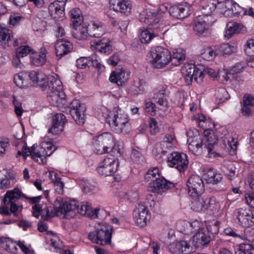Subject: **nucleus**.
I'll return each instance as SVG.
<instances>
[{"mask_svg":"<svg viewBox=\"0 0 254 254\" xmlns=\"http://www.w3.org/2000/svg\"><path fill=\"white\" fill-rule=\"evenodd\" d=\"M23 197L29 200L31 203H37L40 201L41 196L29 197L25 196L17 188L7 191L3 200V205L0 206V214L10 216L12 214L17 216L22 209V206L18 203V199Z\"/></svg>","mask_w":254,"mask_h":254,"instance_id":"f257e3e1","label":"nucleus"},{"mask_svg":"<svg viewBox=\"0 0 254 254\" xmlns=\"http://www.w3.org/2000/svg\"><path fill=\"white\" fill-rule=\"evenodd\" d=\"M55 206L57 215L62 218L69 219L73 217L76 211L82 215H87L90 211V206L86 204H82L79 206L75 200L63 201L61 197L57 198Z\"/></svg>","mask_w":254,"mask_h":254,"instance_id":"f03ea898","label":"nucleus"},{"mask_svg":"<svg viewBox=\"0 0 254 254\" xmlns=\"http://www.w3.org/2000/svg\"><path fill=\"white\" fill-rule=\"evenodd\" d=\"M111 134L109 132H104L93 138L92 142L94 152L98 154L108 153L110 151Z\"/></svg>","mask_w":254,"mask_h":254,"instance_id":"7ed1b4c3","label":"nucleus"},{"mask_svg":"<svg viewBox=\"0 0 254 254\" xmlns=\"http://www.w3.org/2000/svg\"><path fill=\"white\" fill-rule=\"evenodd\" d=\"M89 239L97 244L104 245L110 244L111 238V228L104 229L101 228L93 232L88 235Z\"/></svg>","mask_w":254,"mask_h":254,"instance_id":"20e7f679","label":"nucleus"},{"mask_svg":"<svg viewBox=\"0 0 254 254\" xmlns=\"http://www.w3.org/2000/svg\"><path fill=\"white\" fill-rule=\"evenodd\" d=\"M69 113L73 120L79 125H82L85 122V108L81 105L79 100H73L69 105Z\"/></svg>","mask_w":254,"mask_h":254,"instance_id":"39448f33","label":"nucleus"},{"mask_svg":"<svg viewBox=\"0 0 254 254\" xmlns=\"http://www.w3.org/2000/svg\"><path fill=\"white\" fill-rule=\"evenodd\" d=\"M68 0H56L49 5V11L55 18L63 19L64 17V9L66 2Z\"/></svg>","mask_w":254,"mask_h":254,"instance_id":"423d86ee","label":"nucleus"},{"mask_svg":"<svg viewBox=\"0 0 254 254\" xmlns=\"http://www.w3.org/2000/svg\"><path fill=\"white\" fill-rule=\"evenodd\" d=\"M90 44L93 50H97L107 55L111 53V41L109 38L104 37L98 42L92 41Z\"/></svg>","mask_w":254,"mask_h":254,"instance_id":"0eeeda50","label":"nucleus"},{"mask_svg":"<svg viewBox=\"0 0 254 254\" xmlns=\"http://www.w3.org/2000/svg\"><path fill=\"white\" fill-rule=\"evenodd\" d=\"M65 122V117L63 114H57L53 118L52 127L49 132L53 134L60 133L64 130V125Z\"/></svg>","mask_w":254,"mask_h":254,"instance_id":"6e6552de","label":"nucleus"},{"mask_svg":"<svg viewBox=\"0 0 254 254\" xmlns=\"http://www.w3.org/2000/svg\"><path fill=\"white\" fill-rule=\"evenodd\" d=\"M47 50L44 46L41 47L39 53H31L30 63L35 66H39L44 64L47 61Z\"/></svg>","mask_w":254,"mask_h":254,"instance_id":"1a4fd4ad","label":"nucleus"},{"mask_svg":"<svg viewBox=\"0 0 254 254\" xmlns=\"http://www.w3.org/2000/svg\"><path fill=\"white\" fill-rule=\"evenodd\" d=\"M55 50L57 57L59 59L69 53L72 48V44L68 41L62 40L58 41L55 44Z\"/></svg>","mask_w":254,"mask_h":254,"instance_id":"9d476101","label":"nucleus"},{"mask_svg":"<svg viewBox=\"0 0 254 254\" xmlns=\"http://www.w3.org/2000/svg\"><path fill=\"white\" fill-rule=\"evenodd\" d=\"M89 36L99 38L104 33V27L100 22L91 21L87 26Z\"/></svg>","mask_w":254,"mask_h":254,"instance_id":"9b49d317","label":"nucleus"},{"mask_svg":"<svg viewBox=\"0 0 254 254\" xmlns=\"http://www.w3.org/2000/svg\"><path fill=\"white\" fill-rule=\"evenodd\" d=\"M50 91H63L62 83L58 78L57 75H50L48 77L47 88Z\"/></svg>","mask_w":254,"mask_h":254,"instance_id":"f8f14e48","label":"nucleus"},{"mask_svg":"<svg viewBox=\"0 0 254 254\" xmlns=\"http://www.w3.org/2000/svg\"><path fill=\"white\" fill-rule=\"evenodd\" d=\"M97 171L99 174L107 177L111 174V159L110 157H106L102 162V165L97 168Z\"/></svg>","mask_w":254,"mask_h":254,"instance_id":"ddd939ff","label":"nucleus"},{"mask_svg":"<svg viewBox=\"0 0 254 254\" xmlns=\"http://www.w3.org/2000/svg\"><path fill=\"white\" fill-rule=\"evenodd\" d=\"M69 15L73 27L81 25L83 22V16L81 10L78 8H73L69 11Z\"/></svg>","mask_w":254,"mask_h":254,"instance_id":"4468645a","label":"nucleus"},{"mask_svg":"<svg viewBox=\"0 0 254 254\" xmlns=\"http://www.w3.org/2000/svg\"><path fill=\"white\" fill-rule=\"evenodd\" d=\"M72 34L78 40L86 39L89 36L88 28L86 26H79L73 27Z\"/></svg>","mask_w":254,"mask_h":254,"instance_id":"2eb2a0df","label":"nucleus"},{"mask_svg":"<svg viewBox=\"0 0 254 254\" xmlns=\"http://www.w3.org/2000/svg\"><path fill=\"white\" fill-rule=\"evenodd\" d=\"M49 94L48 96V101L52 105L54 106H59L65 97V95L63 91H50Z\"/></svg>","mask_w":254,"mask_h":254,"instance_id":"dca6fc26","label":"nucleus"},{"mask_svg":"<svg viewBox=\"0 0 254 254\" xmlns=\"http://www.w3.org/2000/svg\"><path fill=\"white\" fill-rule=\"evenodd\" d=\"M13 39L12 32L8 29L3 28L0 31V42L6 44Z\"/></svg>","mask_w":254,"mask_h":254,"instance_id":"f3484780","label":"nucleus"},{"mask_svg":"<svg viewBox=\"0 0 254 254\" xmlns=\"http://www.w3.org/2000/svg\"><path fill=\"white\" fill-rule=\"evenodd\" d=\"M41 149L46 156H50L56 150V147L51 141H43L41 143Z\"/></svg>","mask_w":254,"mask_h":254,"instance_id":"a211bd4d","label":"nucleus"},{"mask_svg":"<svg viewBox=\"0 0 254 254\" xmlns=\"http://www.w3.org/2000/svg\"><path fill=\"white\" fill-rule=\"evenodd\" d=\"M25 74L22 72L16 74L14 77L16 85L20 88H25L28 86V82L25 79Z\"/></svg>","mask_w":254,"mask_h":254,"instance_id":"6ab92c4d","label":"nucleus"},{"mask_svg":"<svg viewBox=\"0 0 254 254\" xmlns=\"http://www.w3.org/2000/svg\"><path fill=\"white\" fill-rule=\"evenodd\" d=\"M15 184L14 178L12 177L5 176L0 180V188L1 189H7L12 187Z\"/></svg>","mask_w":254,"mask_h":254,"instance_id":"aec40b11","label":"nucleus"},{"mask_svg":"<svg viewBox=\"0 0 254 254\" xmlns=\"http://www.w3.org/2000/svg\"><path fill=\"white\" fill-rule=\"evenodd\" d=\"M46 23L42 21H40L38 23H35L33 26V30L35 34L38 36H43L45 33Z\"/></svg>","mask_w":254,"mask_h":254,"instance_id":"412c9836","label":"nucleus"},{"mask_svg":"<svg viewBox=\"0 0 254 254\" xmlns=\"http://www.w3.org/2000/svg\"><path fill=\"white\" fill-rule=\"evenodd\" d=\"M38 77L35 84L42 88L43 90L47 89L48 78L46 75L42 72H39Z\"/></svg>","mask_w":254,"mask_h":254,"instance_id":"4be33fe9","label":"nucleus"},{"mask_svg":"<svg viewBox=\"0 0 254 254\" xmlns=\"http://www.w3.org/2000/svg\"><path fill=\"white\" fill-rule=\"evenodd\" d=\"M90 62L91 63L93 66H95L99 70H103L104 69V66L101 64V60L100 58L96 55H92L90 57H89Z\"/></svg>","mask_w":254,"mask_h":254,"instance_id":"5701e85b","label":"nucleus"},{"mask_svg":"<svg viewBox=\"0 0 254 254\" xmlns=\"http://www.w3.org/2000/svg\"><path fill=\"white\" fill-rule=\"evenodd\" d=\"M31 52V48L28 46H21L17 48L16 50V54L21 58L27 56L28 54Z\"/></svg>","mask_w":254,"mask_h":254,"instance_id":"b1692460","label":"nucleus"},{"mask_svg":"<svg viewBox=\"0 0 254 254\" xmlns=\"http://www.w3.org/2000/svg\"><path fill=\"white\" fill-rule=\"evenodd\" d=\"M13 104L14 106V111L16 115L18 117L21 116L23 112L22 104L15 96H13Z\"/></svg>","mask_w":254,"mask_h":254,"instance_id":"393cba45","label":"nucleus"},{"mask_svg":"<svg viewBox=\"0 0 254 254\" xmlns=\"http://www.w3.org/2000/svg\"><path fill=\"white\" fill-rule=\"evenodd\" d=\"M89 62V57H81L76 60V65L77 67L80 68H84L86 67Z\"/></svg>","mask_w":254,"mask_h":254,"instance_id":"a878e982","label":"nucleus"},{"mask_svg":"<svg viewBox=\"0 0 254 254\" xmlns=\"http://www.w3.org/2000/svg\"><path fill=\"white\" fill-rule=\"evenodd\" d=\"M54 30L57 37H62L65 35V31L63 25L60 23H57L54 26Z\"/></svg>","mask_w":254,"mask_h":254,"instance_id":"bb28decb","label":"nucleus"},{"mask_svg":"<svg viewBox=\"0 0 254 254\" xmlns=\"http://www.w3.org/2000/svg\"><path fill=\"white\" fill-rule=\"evenodd\" d=\"M55 190L59 194H62L64 191V183L61 181V179H57L53 182Z\"/></svg>","mask_w":254,"mask_h":254,"instance_id":"cd10ccee","label":"nucleus"},{"mask_svg":"<svg viewBox=\"0 0 254 254\" xmlns=\"http://www.w3.org/2000/svg\"><path fill=\"white\" fill-rule=\"evenodd\" d=\"M55 210H53V208L52 207L48 208L47 209L45 210H42V213L44 214L45 211L46 212V215L43 216L44 217V219L46 220H48L49 218L53 217L56 213V214H57L56 213V207L55 205ZM57 216H58L57 215H56Z\"/></svg>","mask_w":254,"mask_h":254,"instance_id":"c85d7f7f","label":"nucleus"},{"mask_svg":"<svg viewBox=\"0 0 254 254\" xmlns=\"http://www.w3.org/2000/svg\"><path fill=\"white\" fill-rule=\"evenodd\" d=\"M22 17L18 13H14L10 16L9 18V24L11 25H15L18 23Z\"/></svg>","mask_w":254,"mask_h":254,"instance_id":"c756f323","label":"nucleus"},{"mask_svg":"<svg viewBox=\"0 0 254 254\" xmlns=\"http://www.w3.org/2000/svg\"><path fill=\"white\" fill-rule=\"evenodd\" d=\"M9 146V140L5 139L0 141V155L4 154L6 149Z\"/></svg>","mask_w":254,"mask_h":254,"instance_id":"7c9ffc66","label":"nucleus"},{"mask_svg":"<svg viewBox=\"0 0 254 254\" xmlns=\"http://www.w3.org/2000/svg\"><path fill=\"white\" fill-rule=\"evenodd\" d=\"M45 154L42 152V150L40 151H34L32 152V158L36 161H38V158L41 159V160L43 162L44 159Z\"/></svg>","mask_w":254,"mask_h":254,"instance_id":"2f4dec72","label":"nucleus"},{"mask_svg":"<svg viewBox=\"0 0 254 254\" xmlns=\"http://www.w3.org/2000/svg\"><path fill=\"white\" fill-rule=\"evenodd\" d=\"M6 249L9 251L10 253L14 254H16L18 252V248L17 247V245L13 242H11L8 244H6Z\"/></svg>","mask_w":254,"mask_h":254,"instance_id":"473e14b6","label":"nucleus"},{"mask_svg":"<svg viewBox=\"0 0 254 254\" xmlns=\"http://www.w3.org/2000/svg\"><path fill=\"white\" fill-rule=\"evenodd\" d=\"M20 58H21L20 56H18V55L16 54L12 60V64L16 68H21L22 66H23L20 60Z\"/></svg>","mask_w":254,"mask_h":254,"instance_id":"72a5a7b5","label":"nucleus"},{"mask_svg":"<svg viewBox=\"0 0 254 254\" xmlns=\"http://www.w3.org/2000/svg\"><path fill=\"white\" fill-rule=\"evenodd\" d=\"M41 206L39 204H35L32 207L33 209V215L38 218L40 214V211L41 210Z\"/></svg>","mask_w":254,"mask_h":254,"instance_id":"f704fd0d","label":"nucleus"},{"mask_svg":"<svg viewBox=\"0 0 254 254\" xmlns=\"http://www.w3.org/2000/svg\"><path fill=\"white\" fill-rule=\"evenodd\" d=\"M39 71L33 70L29 72V77L30 80L33 82V84H35L36 79L38 78V75L39 74Z\"/></svg>","mask_w":254,"mask_h":254,"instance_id":"c9c22d12","label":"nucleus"},{"mask_svg":"<svg viewBox=\"0 0 254 254\" xmlns=\"http://www.w3.org/2000/svg\"><path fill=\"white\" fill-rule=\"evenodd\" d=\"M51 242L52 246L55 249L60 248L61 246V241L57 237H54L51 238Z\"/></svg>","mask_w":254,"mask_h":254,"instance_id":"e433bc0d","label":"nucleus"},{"mask_svg":"<svg viewBox=\"0 0 254 254\" xmlns=\"http://www.w3.org/2000/svg\"><path fill=\"white\" fill-rule=\"evenodd\" d=\"M47 175L50 180L54 182V181L57 179H60L57 177V174L53 171H49L47 172Z\"/></svg>","mask_w":254,"mask_h":254,"instance_id":"4c0bfd02","label":"nucleus"},{"mask_svg":"<svg viewBox=\"0 0 254 254\" xmlns=\"http://www.w3.org/2000/svg\"><path fill=\"white\" fill-rule=\"evenodd\" d=\"M99 212V210L97 209H95L92 210L90 207V211L87 213V215H89L90 217L92 218H96L98 217V213Z\"/></svg>","mask_w":254,"mask_h":254,"instance_id":"58836bf2","label":"nucleus"},{"mask_svg":"<svg viewBox=\"0 0 254 254\" xmlns=\"http://www.w3.org/2000/svg\"><path fill=\"white\" fill-rule=\"evenodd\" d=\"M22 151L23 153V156L24 158L30 155L32 156V152L31 150L27 147L25 146L24 145L22 147Z\"/></svg>","mask_w":254,"mask_h":254,"instance_id":"ea45409f","label":"nucleus"},{"mask_svg":"<svg viewBox=\"0 0 254 254\" xmlns=\"http://www.w3.org/2000/svg\"><path fill=\"white\" fill-rule=\"evenodd\" d=\"M17 245L24 253L28 254L29 252V249L23 244V242H18Z\"/></svg>","mask_w":254,"mask_h":254,"instance_id":"a19ab883","label":"nucleus"},{"mask_svg":"<svg viewBox=\"0 0 254 254\" xmlns=\"http://www.w3.org/2000/svg\"><path fill=\"white\" fill-rule=\"evenodd\" d=\"M18 225L20 227H21L23 228L24 230H26V229L28 227H30L31 226V223L26 221H21L19 222Z\"/></svg>","mask_w":254,"mask_h":254,"instance_id":"79ce46f5","label":"nucleus"},{"mask_svg":"<svg viewBox=\"0 0 254 254\" xmlns=\"http://www.w3.org/2000/svg\"><path fill=\"white\" fill-rule=\"evenodd\" d=\"M48 228L47 225L42 222H39L38 224V229L40 232H43L46 231Z\"/></svg>","mask_w":254,"mask_h":254,"instance_id":"37998d69","label":"nucleus"},{"mask_svg":"<svg viewBox=\"0 0 254 254\" xmlns=\"http://www.w3.org/2000/svg\"><path fill=\"white\" fill-rule=\"evenodd\" d=\"M14 4L19 6L24 5L28 1V0H13Z\"/></svg>","mask_w":254,"mask_h":254,"instance_id":"c03bdc74","label":"nucleus"},{"mask_svg":"<svg viewBox=\"0 0 254 254\" xmlns=\"http://www.w3.org/2000/svg\"><path fill=\"white\" fill-rule=\"evenodd\" d=\"M30 1L33 2L35 5L38 7H42L44 4V0H28Z\"/></svg>","mask_w":254,"mask_h":254,"instance_id":"a18cd8bd","label":"nucleus"},{"mask_svg":"<svg viewBox=\"0 0 254 254\" xmlns=\"http://www.w3.org/2000/svg\"><path fill=\"white\" fill-rule=\"evenodd\" d=\"M7 11V8L1 2H0V14H3Z\"/></svg>","mask_w":254,"mask_h":254,"instance_id":"49530a36","label":"nucleus"},{"mask_svg":"<svg viewBox=\"0 0 254 254\" xmlns=\"http://www.w3.org/2000/svg\"><path fill=\"white\" fill-rule=\"evenodd\" d=\"M34 186L37 188L38 190H42L41 182L40 181L37 180L34 182Z\"/></svg>","mask_w":254,"mask_h":254,"instance_id":"de8ad7c7","label":"nucleus"},{"mask_svg":"<svg viewBox=\"0 0 254 254\" xmlns=\"http://www.w3.org/2000/svg\"><path fill=\"white\" fill-rule=\"evenodd\" d=\"M23 178L24 179L29 178V171L27 168H25L23 171Z\"/></svg>","mask_w":254,"mask_h":254,"instance_id":"09e8293b","label":"nucleus"},{"mask_svg":"<svg viewBox=\"0 0 254 254\" xmlns=\"http://www.w3.org/2000/svg\"><path fill=\"white\" fill-rule=\"evenodd\" d=\"M95 249L98 254H105V250L104 249L97 247H95Z\"/></svg>","mask_w":254,"mask_h":254,"instance_id":"8fccbe9b","label":"nucleus"},{"mask_svg":"<svg viewBox=\"0 0 254 254\" xmlns=\"http://www.w3.org/2000/svg\"><path fill=\"white\" fill-rule=\"evenodd\" d=\"M15 222V221L13 220V219H11V220H6V221H4L3 222H2V224H10L11 223H13Z\"/></svg>","mask_w":254,"mask_h":254,"instance_id":"3c124183","label":"nucleus"},{"mask_svg":"<svg viewBox=\"0 0 254 254\" xmlns=\"http://www.w3.org/2000/svg\"><path fill=\"white\" fill-rule=\"evenodd\" d=\"M83 190H84V191L86 193L90 192V190L87 186H85L83 187Z\"/></svg>","mask_w":254,"mask_h":254,"instance_id":"603ef678","label":"nucleus"},{"mask_svg":"<svg viewBox=\"0 0 254 254\" xmlns=\"http://www.w3.org/2000/svg\"><path fill=\"white\" fill-rule=\"evenodd\" d=\"M13 46L14 47H16V46H18V41L17 39H15L14 40Z\"/></svg>","mask_w":254,"mask_h":254,"instance_id":"864d4df0","label":"nucleus"},{"mask_svg":"<svg viewBox=\"0 0 254 254\" xmlns=\"http://www.w3.org/2000/svg\"><path fill=\"white\" fill-rule=\"evenodd\" d=\"M37 145H36V144H34L32 147H31V152H34L35 151V149L36 148Z\"/></svg>","mask_w":254,"mask_h":254,"instance_id":"5fc2aeb1","label":"nucleus"},{"mask_svg":"<svg viewBox=\"0 0 254 254\" xmlns=\"http://www.w3.org/2000/svg\"><path fill=\"white\" fill-rule=\"evenodd\" d=\"M21 155H23V151H22V149L21 150H19L18 152H17V157Z\"/></svg>","mask_w":254,"mask_h":254,"instance_id":"6e6d98bb","label":"nucleus"},{"mask_svg":"<svg viewBox=\"0 0 254 254\" xmlns=\"http://www.w3.org/2000/svg\"><path fill=\"white\" fill-rule=\"evenodd\" d=\"M107 62L109 64H111V60L110 58L107 60Z\"/></svg>","mask_w":254,"mask_h":254,"instance_id":"4d7b16f0","label":"nucleus"},{"mask_svg":"<svg viewBox=\"0 0 254 254\" xmlns=\"http://www.w3.org/2000/svg\"><path fill=\"white\" fill-rule=\"evenodd\" d=\"M109 80L111 82V74H110L109 77Z\"/></svg>","mask_w":254,"mask_h":254,"instance_id":"13d9d810","label":"nucleus"},{"mask_svg":"<svg viewBox=\"0 0 254 254\" xmlns=\"http://www.w3.org/2000/svg\"><path fill=\"white\" fill-rule=\"evenodd\" d=\"M0 54L1 55V53H0Z\"/></svg>","mask_w":254,"mask_h":254,"instance_id":"bf43d9fd","label":"nucleus"}]
</instances>
